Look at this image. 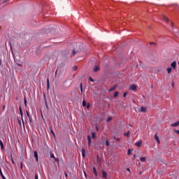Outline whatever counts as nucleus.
<instances>
[{
  "mask_svg": "<svg viewBox=\"0 0 179 179\" xmlns=\"http://www.w3.org/2000/svg\"><path fill=\"white\" fill-rule=\"evenodd\" d=\"M0 176H1L2 179H6V178H5L4 175H3V173H2V171H1V168H0Z\"/></svg>",
  "mask_w": 179,
  "mask_h": 179,
  "instance_id": "f3484780",
  "label": "nucleus"
},
{
  "mask_svg": "<svg viewBox=\"0 0 179 179\" xmlns=\"http://www.w3.org/2000/svg\"><path fill=\"white\" fill-rule=\"evenodd\" d=\"M47 87H48V88H49V87H50V80H49V78H47Z\"/></svg>",
  "mask_w": 179,
  "mask_h": 179,
  "instance_id": "4be33fe9",
  "label": "nucleus"
},
{
  "mask_svg": "<svg viewBox=\"0 0 179 179\" xmlns=\"http://www.w3.org/2000/svg\"><path fill=\"white\" fill-rule=\"evenodd\" d=\"M136 145L138 146V148H141L142 145V141H138V142L136 143Z\"/></svg>",
  "mask_w": 179,
  "mask_h": 179,
  "instance_id": "9d476101",
  "label": "nucleus"
},
{
  "mask_svg": "<svg viewBox=\"0 0 179 179\" xmlns=\"http://www.w3.org/2000/svg\"><path fill=\"white\" fill-rule=\"evenodd\" d=\"M118 94H119V92H114L113 96L114 97H117Z\"/></svg>",
  "mask_w": 179,
  "mask_h": 179,
  "instance_id": "5701e85b",
  "label": "nucleus"
},
{
  "mask_svg": "<svg viewBox=\"0 0 179 179\" xmlns=\"http://www.w3.org/2000/svg\"><path fill=\"white\" fill-rule=\"evenodd\" d=\"M127 171H131V170H130L129 169H127Z\"/></svg>",
  "mask_w": 179,
  "mask_h": 179,
  "instance_id": "6e6d98bb",
  "label": "nucleus"
},
{
  "mask_svg": "<svg viewBox=\"0 0 179 179\" xmlns=\"http://www.w3.org/2000/svg\"><path fill=\"white\" fill-rule=\"evenodd\" d=\"M91 136H92L93 138H96V134H95V132L91 133Z\"/></svg>",
  "mask_w": 179,
  "mask_h": 179,
  "instance_id": "412c9836",
  "label": "nucleus"
},
{
  "mask_svg": "<svg viewBox=\"0 0 179 179\" xmlns=\"http://www.w3.org/2000/svg\"><path fill=\"white\" fill-rule=\"evenodd\" d=\"M171 71H172V69L171 68H168L166 69V71H168V73H171Z\"/></svg>",
  "mask_w": 179,
  "mask_h": 179,
  "instance_id": "b1692460",
  "label": "nucleus"
},
{
  "mask_svg": "<svg viewBox=\"0 0 179 179\" xmlns=\"http://www.w3.org/2000/svg\"><path fill=\"white\" fill-rule=\"evenodd\" d=\"M0 65H1V61H0Z\"/></svg>",
  "mask_w": 179,
  "mask_h": 179,
  "instance_id": "680f3d73",
  "label": "nucleus"
},
{
  "mask_svg": "<svg viewBox=\"0 0 179 179\" xmlns=\"http://www.w3.org/2000/svg\"><path fill=\"white\" fill-rule=\"evenodd\" d=\"M19 66H21V64H18Z\"/></svg>",
  "mask_w": 179,
  "mask_h": 179,
  "instance_id": "bf43d9fd",
  "label": "nucleus"
},
{
  "mask_svg": "<svg viewBox=\"0 0 179 179\" xmlns=\"http://www.w3.org/2000/svg\"><path fill=\"white\" fill-rule=\"evenodd\" d=\"M64 176H66V178H67L68 175H67V173H64Z\"/></svg>",
  "mask_w": 179,
  "mask_h": 179,
  "instance_id": "3c124183",
  "label": "nucleus"
},
{
  "mask_svg": "<svg viewBox=\"0 0 179 179\" xmlns=\"http://www.w3.org/2000/svg\"><path fill=\"white\" fill-rule=\"evenodd\" d=\"M87 140H88V145H90L92 143V137L91 136H87Z\"/></svg>",
  "mask_w": 179,
  "mask_h": 179,
  "instance_id": "1a4fd4ad",
  "label": "nucleus"
},
{
  "mask_svg": "<svg viewBox=\"0 0 179 179\" xmlns=\"http://www.w3.org/2000/svg\"><path fill=\"white\" fill-rule=\"evenodd\" d=\"M129 90H136V86L134 85H130Z\"/></svg>",
  "mask_w": 179,
  "mask_h": 179,
  "instance_id": "0eeeda50",
  "label": "nucleus"
},
{
  "mask_svg": "<svg viewBox=\"0 0 179 179\" xmlns=\"http://www.w3.org/2000/svg\"><path fill=\"white\" fill-rule=\"evenodd\" d=\"M24 105L27 106V100L24 99Z\"/></svg>",
  "mask_w": 179,
  "mask_h": 179,
  "instance_id": "de8ad7c7",
  "label": "nucleus"
},
{
  "mask_svg": "<svg viewBox=\"0 0 179 179\" xmlns=\"http://www.w3.org/2000/svg\"><path fill=\"white\" fill-rule=\"evenodd\" d=\"M77 69H78V67H77V66H74V68H73V69H74L75 71H76V70H77Z\"/></svg>",
  "mask_w": 179,
  "mask_h": 179,
  "instance_id": "09e8293b",
  "label": "nucleus"
},
{
  "mask_svg": "<svg viewBox=\"0 0 179 179\" xmlns=\"http://www.w3.org/2000/svg\"><path fill=\"white\" fill-rule=\"evenodd\" d=\"M171 85H172L173 88H174V87H175L174 83H172Z\"/></svg>",
  "mask_w": 179,
  "mask_h": 179,
  "instance_id": "49530a36",
  "label": "nucleus"
},
{
  "mask_svg": "<svg viewBox=\"0 0 179 179\" xmlns=\"http://www.w3.org/2000/svg\"><path fill=\"white\" fill-rule=\"evenodd\" d=\"M18 123H19L20 126H22V122H21V120H18Z\"/></svg>",
  "mask_w": 179,
  "mask_h": 179,
  "instance_id": "58836bf2",
  "label": "nucleus"
},
{
  "mask_svg": "<svg viewBox=\"0 0 179 179\" xmlns=\"http://www.w3.org/2000/svg\"><path fill=\"white\" fill-rule=\"evenodd\" d=\"M133 158H134V159H136V155H133Z\"/></svg>",
  "mask_w": 179,
  "mask_h": 179,
  "instance_id": "603ef678",
  "label": "nucleus"
},
{
  "mask_svg": "<svg viewBox=\"0 0 179 179\" xmlns=\"http://www.w3.org/2000/svg\"><path fill=\"white\" fill-rule=\"evenodd\" d=\"M162 17H163L164 20L166 23H169V18H168L165 15H162Z\"/></svg>",
  "mask_w": 179,
  "mask_h": 179,
  "instance_id": "423d86ee",
  "label": "nucleus"
},
{
  "mask_svg": "<svg viewBox=\"0 0 179 179\" xmlns=\"http://www.w3.org/2000/svg\"><path fill=\"white\" fill-rule=\"evenodd\" d=\"M153 44H155L154 43H151V45H153Z\"/></svg>",
  "mask_w": 179,
  "mask_h": 179,
  "instance_id": "4d7b16f0",
  "label": "nucleus"
},
{
  "mask_svg": "<svg viewBox=\"0 0 179 179\" xmlns=\"http://www.w3.org/2000/svg\"><path fill=\"white\" fill-rule=\"evenodd\" d=\"M20 169H23V164H22V163L20 164Z\"/></svg>",
  "mask_w": 179,
  "mask_h": 179,
  "instance_id": "a18cd8bd",
  "label": "nucleus"
},
{
  "mask_svg": "<svg viewBox=\"0 0 179 179\" xmlns=\"http://www.w3.org/2000/svg\"><path fill=\"white\" fill-rule=\"evenodd\" d=\"M96 130H99V128L96 127Z\"/></svg>",
  "mask_w": 179,
  "mask_h": 179,
  "instance_id": "13d9d810",
  "label": "nucleus"
},
{
  "mask_svg": "<svg viewBox=\"0 0 179 179\" xmlns=\"http://www.w3.org/2000/svg\"><path fill=\"white\" fill-rule=\"evenodd\" d=\"M0 146H1V149L2 150H4V145H3V142H2L1 140H0Z\"/></svg>",
  "mask_w": 179,
  "mask_h": 179,
  "instance_id": "f8f14e48",
  "label": "nucleus"
},
{
  "mask_svg": "<svg viewBox=\"0 0 179 179\" xmlns=\"http://www.w3.org/2000/svg\"><path fill=\"white\" fill-rule=\"evenodd\" d=\"M93 172L95 176H98L97 171L96 170L95 167L93 168Z\"/></svg>",
  "mask_w": 179,
  "mask_h": 179,
  "instance_id": "2eb2a0df",
  "label": "nucleus"
},
{
  "mask_svg": "<svg viewBox=\"0 0 179 179\" xmlns=\"http://www.w3.org/2000/svg\"><path fill=\"white\" fill-rule=\"evenodd\" d=\"M29 122H31V117H29Z\"/></svg>",
  "mask_w": 179,
  "mask_h": 179,
  "instance_id": "8fccbe9b",
  "label": "nucleus"
},
{
  "mask_svg": "<svg viewBox=\"0 0 179 179\" xmlns=\"http://www.w3.org/2000/svg\"><path fill=\"white\" fill-rule=\"evenodd\" d=\"M176 65H177L176 62H173L171 64V66L173 68V69L176 70Z\"/></svg>",
  "mask_w": 179,
  "mask_h": 179,
  "instance_id": "20e7f679",
  "label": "nucleus"
},
{
  "mask_svg": "<svg viewBox=\"0 0 179 179\" xmlns=\"http://www.w3.org/2000/svg\"><path fill=\"white\" fill-rule=\"evenodd\" d=\"M115 89H116V86H114V87H113L110 88V90H109V92L114 91V90H115Z\"/></svg>",
  "mask_w": 179,
  "mask_h": 179,
  "instance_id": "393cba45",
  "label": "nucleus"
},
{
  "mask_svg": "<svg viewBox=\"0 0 179 179\" xmlns=\"http://www.w3.org/2000/svg\"><path fill=\"white\" fill-rule=\"evenodd\" d=\"M103 178H107V173L105 171H102Z\"/></svg>",
  "mask_w": 179,
  "mask_h": 179,
  "instance_id": "4468645a",
  "label": "nucleus"
},
{
  "mask_svg": "<svg viewBox=\"0 0 179 179\" xmlns=\"http://www.w3.org/2000/svg\"><path fill=\"white\" fill-rule=\"evenodd\" d=\"M178 64H179V62H178Z\"/></svg>",
  "mask_w": 179,
  "mask_h": 179,
  "instance_id": "e2e57ef3",
  "label": "nucleus"
},
{
  "mask_svg": "<svg viewBox=\"0 0 179 179\" xmlns=\"http://www.w3.org/2000/svg\"><path fill=\"white\" fill-rule=\"evenodd\" d=\"M54 160H55V162H59V159H58V158L54 157Z\"/></svg>",
  "mask_w": 179,
  "mask_h": 179,
  "instance_id": "e433bc0d",
  "label": "nucleus"
},
{
  "mask_svg": "<svg viewBox=\"0 0 179 179\" xmlns=\"http://www.w3.org/2000/svg\"><path fill=\"white\" fill-rule=\"evenodd\" d=\"M131 152H132V150L129 149L127 154L129 155H131Z\"/></svg>",
  "mask_w": 179,
  "mask_h": 179,
  "instance_id": "bb28decb",
  "label": "nucleus"
},
{
  "mask_svg": "<svg viewBox=\"0 0 179 179\" xmlns=\"http://www.w3.org/2000/svg\"><path fill=\"white\" fill-rule=\"evenodd\" d=\"M112 120V117H108L107 118V122H110V121H111Z\"/></svg>",
  "mask_w": 179,
  "mask_h": 179,
  "instance_id": "c9c22d12",
  "label": "nucleus"
},
{
  "mask_svg": "<svg viewBox=\"0 0 179 179\" xmlns=\"http://www.w3.org/2000/svg\"><path fill=\"white\" fill-rule=\"evenodd\" d=\"M80 92H81V94H83V96H85V91H83L82 84H80Z\"/></svg>",
  "mask_w": 179,
  "mask_h": 179,
  "instance_id": "ddd939ff",
  "label": "nucleus"
},
{
  "mask_svg": "<svg viewBox=\"0 0 179 179\" xmlns=\"http://www.w3.org/2000/svg\"><path fill=\"white\" fill-rule=\"evenodd\" d=\"M19 110H20V117H21V120H22V126L24 127V128H25L24 122V120H23V112H22V109L21 107L19 108Z\"/></svg>",
  "mask_w": 179,
  "mask_h": 179,
  "instance_id": "f03ea898",
  "label": "nucleus"
},
{
  "mask_svg": "<svg viewBox=\"0 0 179 179\" xmlns=\"http://www.w3.org/2000/svg\"><path fill=\"white\" fill-rule=\"evenodd\" d=\"M50 157L55 159V156L54 154H51V155H50Z\"/></svg>",
  "mask_w": 179,
  "mask_h": 179,
  "instance_id": "f704fd0d",
  "label": "nucleus"
},
{
  "mask_svg": "<svg viewBox=\"0 0 179 179\" xmlns=\"http://www.w3.org/2000/svg\"><path fill=\"white\" fill-rule=\"evenodd\" d=\"M81 152H82V154H83V158H85V149H83Z\"/></svg>",
  "mask_w": 179,
  "mask_h": 179,
  "instance_id": "a211bd4d",
  "label": "nucleus"
},
{
  "mask_svg": "<svg viewBox=\"0 0 179 179\" xmlns=\"http://www.w3.org/2000/svg\"><path fill=\"white\" fill-rule=\"evenodd\" d=\"M90 106H90V103H87V109H90Z\"/></svg>",
  "mask_w": 179,
  "mask_h": 179,
  "instance_id": "473e14b6",
  "label": "nucleus"
},
{
  "mask_svg": "<svg viewBox=\"0 0 179 179\" xmlns=\"http://www.w3.org/2000/svg\"><path fill=\"white\" fill-rule=\"evenodd\" d=\"M76 46L78 47V48H76L74 50H73V55H76L77 52L81 51L82 44L78 43Z\"/></svg>",
  "mask_w": 179,
  "mask_h": 179,
  "instance_id": "f257e3e1",
  "label": "nucleus"
},
{
  "mask_svg": "<svg viewBox=\"0 0 179 179\" xmlns=\"http://www.w3.org/2000/svg\"><path fill=\"white\" fill-rule=\"evenodd\" d=\"M171 27H174V23L173 22H171Z\"/></svg>",
  "mask_w": 179,
  "mask_h": 179,
  "instance_id": "37998d69",
  "label": "nucleus"
},
{
  "mask_svg": "<svg viewBox=\"0 0 179 179\" xmlns=\"http://www.w3.org/2000/svg\"><path fill=\"white\" fill-rule=\"evenodd\" d=\"M155 139L157 141L158 144H160V140L159 138V136H157V134H155Z\"/></svg>",
  "mask_w": 179,
  "mask_h": 179,
  "instance_id": "39448f33",
  "label": "nucleus"
},
{
  "mask_svg": "<svg viewBox=\"0 0 179 179\" xmlns=\"http://www.w3.org/2000/svg\"><path fill=\"white\" fill-rule=\"evenodd\" d=\"M124 136L129 137V131L124 133Z\"/></svg>",
  "mask_w": 179,
  "mask_h": 179,
  "instance_id": "a878e982",
  "label": "nucleus"
},
{
  "mask_svg": "<svg viewBox=\"0 0 179 179\" xmlns=\"http://www.w3.org/2000/svg\"><path fill=\"white\" fill-rule=\"evenodd\" d=\"M152 88H153V85H152Z\"/></svg>",
  "mask_w": 179,
  "mask_h": 179,
  "instance_id": "052dcab7",
  "label": "nucleus"
},
{
  "mask_svg": "<svg viewBox=\"0 0 179 179\" xmlns=\"http://www.w3.org/2000/svg\"><path fill=\"white\" fill-rule=\"evenodd\" d=\"M45 106H46V107H48V103H47V101H45Z\"/></svg>",
  "mask_w": 179,
  "mask_h": 179,
  "instance_id": "864d4df0",
  "label": "nucleus"
},
{
  "mask_svg": "<svg viewBox=\"0 0 179 179\" xmlns=\"http://www.w3.org/2000/svg\"><path fill=\"white\" fill-rule=\"evenodd\" d=\"M115 140H116V141H120V138H116L115 137L113 138Z\"/></svg>",
  "mask_w": 179,
  "mask_h": 179,
  "instance_id": "a19ab883",
  "label": "nucleus"
},
{
  "mask_svg": "<svg viewBox=\"0 0 179 179\" xmlns=\"http://www.w3.org/2000/svg\"><path fill=\"white\" fill-rule=\"evenodd\" d=\"M35 179H38V174L35 175Z\"/></svg>",
  "mask_w": 179,
  "mask_h": 179,
  "instance_id": "79ce46f5",
  "label": "nucleus"
},
{
  "mask_svg": "<svg viewBox=\"0 0 179 179\" xmlns=\"http://www.w3.org/2000/svg\"><path fill=\"white\" fill-rule=\"evenodd\" d=\"M83 106L85 107L86 106V101H83Z\"/></svg>",
  "mask_w": 179,
  "mask_h": 179,
  "instance_id": "2f4dec72",
  "label": "nucleus"
},
{
  "mask_svg": "<svg viewBox=\"0 0 179 179\" xmlns=\"http://www.w3.org/2000/svg\"><path fill=\"white\" fill-rule=\"evenodd\" d=\"M171 126L172 127H178L179 126V121L175 122L174 124H171Z\"/></svg>",
  "mask_w": 179,
  "mask_h": 179,
  "instance_id": "6e6552de",
  "label": "nucleus"
},
{
  "mask_svg": "<svg viewBox=\"0 0 179 179\" xmlns=\"http://www.w3.org/2000/svg\"><path fill=\"white\" fill-rule=\"evenodd\" d=\"M128 94V92H124L123 93V97H126Z\"/></svg>",
  "mask_w": 179,
  "mask_h": 179,
  "instance_id": "7c9ffc66",
  "label": "nucleus"
},
{
  "mask_svg": "<svg viewBox=\"0 0 179 179\" xmlns=\"http://www.w3.org/2000/svg\"><path fill=\"white\" fill-rule=\"evenodd\" d=\"M99 71V67L98 66H94V71L98 72Z\"/></svg>",
  "mask_w": 179,
  "mask_h": 179,
  "instance_id": "dca6fc26",
  "label": "nucleus"
},
{
  "mask_svg": "<svg viewBox=\"0 0 179 179\" xmlns=\"http://www.w3.org/2000/svg\"><path fill=\"white\" fill-rule=\"evenodd\" d=\"M90 82H94V80L92 79V77H90Z\"/></svg>",
  "mask_w": 179,
  "mask_h": 179,
  "instance_id": "ea45409f",
  "label": "nucleus"
},
{
  "mask_svg": "<svg viewBox=\"0 0 179 179\" xmlns=\"http://www.w3.org/2000/svg\"><path fill=\"white\" fill-rule=\"evenodd\" d=\"M10 160H11L12 164H15V162H14L13 159H10Z\"/></svg>",
  "mask_w": 179,
  "mask_h": 179,
  "instance_id": "c03bdc74",
  "label": "nucleus"
},
{
  "mask_svg": "<svg viewBox=\"0 0 179 179\" xmlns=\"http://www.w3.org/2000/svg\"><path fill=\"white\" fill-rule=\"evenodd\" d=\"M147 109H148L147 108L141 107L139 109V112L140 113H146Z\"/></svg>",
  "mask_w": 179,
  "mask_h": 179,
  "instance_id": "7ed1b4c3",
  "label": "nucleus"
},
{
  "mask_svg": "<svg viewBox=\"0 0 179 179\" xmlns=\"http://www.w3.org/2000/svg\"><path fill=\"white\" fill-rule=\"evenodd\" d=\"M8 158H9L10 160H11V159H13V154H12V153L10 154Z\"/></svg>",
  "mask_w": 179,
  "mask_h": 179,
  "instance_id": "cd10ccee",
  "label": "nucleus"
},
{
  "mask_svg": "<svg viewBox=\"0 0 179 179\" xmlns=\"http://www.w3.org/2000/svg\"><path fill=\"white\" fill-rule=\"evenodd\" d=\"M145 160H146V157H140V161L141 162H145Z\"/></svg>",
  "mask_w": 179,
  "mask_h": 179,
  "instance_id": "aec40b11",
  "label": "nucleus"
},
{
  "mask_svg": "<svg viewBox=\"0 0 179 179\" xmlns=\"http://www.w3.org/2000/svg\"><path fill=\"white\" fill-rule=\"evenodd\" d=\"M27 116L28 117V118H30L31 116H30V113L29 111H27Z\"/></svg>",
  "mask_w": 179,
  "mask_h": 179,
  "instance_id": "c85d7f7f",
  "label": "nucleus"
},
{
  "mask_svg": "<svg viewBox=\"0 0 179 179\" xmlns=\"http://www.w3.org/2000/svg\"><path fill=\"white\" fill-rule=\"evenodd\" d=\"M7 0H0V4H4L6 3Z\"/></svg>",
  "mask_w": 179,
  "mask_h": 179,
  "instance_id": "6ab92c4d",
  "label": "nucleus"
},
{
  "mask_svg": "<svg viewBox=\"0 0 179 179\" xmlns=\"http://www.w3.org/2000/svg\"><path fill=\"white\" fill-rule=\"evenodd\" d=\"M174 132H175L176 134H179V130H177V129H174Z\"/></svg>",
  "mask_w": 179,
  "mask_h": 179,
  "instance_id": "72a5a7b5",
  "label": "nucleus"
},
{
  "mask_svg": "<svg viewBox=\"0 0 179 179\" xmlns=\"http://www.w3.org/2000/svg\"><path fill=\"white\" fill-rule=\"evenodd\" d=\"M110 143L108 142V140H106V145L109 146Z\"/></svg>",
  "mask_w": 179,
  "mask_h": 179,
  "instance_id": "c756f323",
  "label": "nucleus"
},
{
  "mask_svg": "<svg viewBox=\"0 0 179 179\" xmlns=\"http://www.w3.org/2000/svg\"><path fill=\"white\" fill-rule=\"evenodd\" d=\"M51 134L53 135V136H55V131L51 129Z\"/></svg>",
  "mask_w": 179,
  "mask_h": 179,
  "instance_id": "4c0bfd02",
  "label": "nucleus"
},
{
  "mask_svg": "<svg viewBox=\"0 0 179 179\" xmlns=\"http://www.w3.org/2000/svg\"><path fill=\"white\" fill-rule=\"evenodd\" d=\"M5 108H6V106H3V110H5Z\"/></svg>",
  "mask_w": 179,
  "mask_h": 179,
  "instance_id": "5fc2aeb1",
  "label": "nucleus"
},
{
  "mask_svg": "<svg viewBox=\"0 0 179 179\" xmlns=\"http://www.w3.org/2000/svg\"><path fill=\"white\" fill-rule=\"evenodd\" d=\"M34 157L36 158V162H38V155L37 151H34Z\"/></svg>",
  "mask_w": 179,
  "mask_h": 179,
  "instance_id": "9b49d317",
  "label": "nucleus"
}]
</instances>
